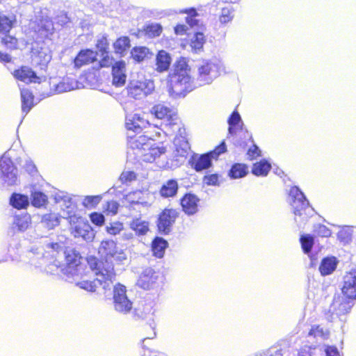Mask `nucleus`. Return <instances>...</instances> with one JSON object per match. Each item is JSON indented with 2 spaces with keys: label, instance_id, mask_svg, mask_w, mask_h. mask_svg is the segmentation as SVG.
Masks as SVG:
<instances>
[{
  "label": "nucleus",
  "instance_id": "obj_48",
  "mask_svg": "<svg viewBox=\"0 0 356 356\" xmlns=\"http://www.w3.org/2000/svg\"><path fill=\"white\" fill-rule=\"evenodd\" d=\"M234 16V9L232 7H225L221 10L219 21L222 24H226L232 21Z\"/></svg>",
  "mask_w": 356,
  "mask_h": 356
},
{
  "label": "nucleus",
  "instance_id": "obj_38",
  "mask_svg": "<svg viewBox=\"0 0 356 356\" xmlns=\"http://www.w3.org/2000/svg\"><path fill=\"white\" fill-rule=\"evenodd\" d=\"M179 190V184L177 179H171L165 182L161 189L160 194L163 197H174Z\"/></svg>",
  "mask_w": 356,
  "mask_h": 356
},
{
  "label": "nucleus",
  "instance_id": "obj_21",
  "mask_svg": "<svg viewBox=\"0 0 356 356\" xmlns=\"http://www.w3.org/2000/svg\"><path fill=\"white\" fill-rule=\"evenodd\" d=\"M145 113H134L126 117V128L128 131L140 133L143 128L149 124L148 120L145 118Z\"/></svg>",
  "mask_w": 356,
  "mask_h": 356
},
{
  "label": "nucleus",
  "instance_id": "obj_43",
  "mask_svg": "<svg viewBox=\"0 0 356 356\" xmlns=\"http://www.w3.org/2000/svg\"><path fill=\"white\" fill-rule=\"evenodd\" d=\"M271 169L270 163L266 159H262L253 164L252 173L257 177H266Z\"/></svg>",
  "mask_w": 356,
  "mask_h": 356
},
{
  "label": "nucleus",
  "instance_id": "obj_4",
  "mask_svg": "<svg viewBox=\"0 0 356 356\" xmlns=\"http://www.w3.org/2000/svg\"><path fill=\"white\" fill-rule=\"evenodd\" d=\"M129 145L133 149H137L143 154L145 156H149L147 159H151L155 160L165 152V148L163 146L157 145L155 140L145 135L137 136L129 135Z\"/></svg>",
  "mask_w": 356,
  "mask_h": 356
},
{
  "label": "nucleus",
  "instance_id": "obj_60",
  "mask_svg": "<svg viewBox=\"0 0 356 356\" xmlns=\"http://www.w3.org/2000/svg\"><path fill=\"white\" fill-rule=\"evenodd\" d=\"M113 261L124 264V261H127V253L125 250L118 248L113 255Z\"/></svg>",
  "mask_w": 356,
  "mask_h": 356
},
{
  "label": "nucleus",
  "instance_id": "obj_22",
  "mask_svg": "<svg viewBox=\"0 0 356 356\" xmlns=\"http://www.w3.org/2000/svg\"><path fill=\"white\" fill-rule=\"evenodd\" d=\"M299 241L302 252L309 257L311 266H313L317 256V253L313 251L316 236L314 234L303 233L300 234Z\"/></svg>",
  "mask_w": 356,
  "mask_h": 356
},
{
  "label": "nucleus",
  "instance_id": "obj_19",
  "mask_svg": "<svg viewBox=\"0 0 356 356\" xmlns=\"http://www.w3.org/2000/svg\"><path fill=\"white\" fill-rule=\"evenodd\" d=\"M97 51L92 49H81L73 60L74 68L79 69L83 65L95 63L97 60Z\"/></svg>",
  "mask_w": 356,
  "mask_h": 356
},
{
  "label": "nucleus",
  "instance_id": "obj_46",
  "mask_svg": "<svg viewBox=\"0 0 356 356\" xmlns=\"http://www.w3.org/2000/svg\"><path fill=\"white\" fill-rule=\"evenodd\" d=\"M162 31L163 27L159 23H150L143 26L145 35L152 38L159 36Z\"/></svg>",
  "mask_w": 356,
  "mask_h": 356
},
{
  "label": "nucleus",
  "instance_id": "obj_45",
  "mask_svg": "<svg viewBox=\"0 0 356 356\" xmlns=\"http://www.w3.org/2000/svg\"><path fill=\"white\" fill-rule=\"evenodd\" d=\"M21 245L18 238L13 237L8 243V254L13 261H19L20 259L19 249Z\"/></svg>",
  "mask_w": 356,
  "mask_h": 356
},
{
  "label": "nucleus",
  "instance_id": "obj_14",
  "mask_svg": "<svg viewBox=\"0 0 356 356\" xmlns=\"http://www.w3.org/2000/svg\"><path fill=\"white\" fill-rule=\"evenodd\" d=\"M179 136H176L174 140V145L175 149L173 152V161L175 165L179 166L184 163L188 152L191 149L190 145L187 139L181 136V131L179 129Z\"/></svg>",
  "mask_w": 356,
  "mask_h": 356
},
{
  "label": "nucleus",
  "instance_id": "obj_25",
  "mask_svg": "<svg viewBox=\"0 0 356 356\" xmlns=\"http://www.w3.org/2000/svg\"><path fill=\"white\" fill-rule=\"evenodd\" d=\"M341 293L356 299V268L352 269L343 276Z\"/></svg>",
  "mask_w": 356,
  "mask_h": 356
},
{
  "label": "nucleus",
  "instance_id": "obj_11",
  "mask_svg": "<svg viewBox=\"0 0 356 356\" xmlns=\"http://www.w3.org/2000/svg\"><path fill=\"white\" fill-rule=\"evenodd\" d=\"M179 211L175 209H164L156 220L158 232L161 235H168L172 230L176 220L179 216Z\"/></svg>",
  "mask_w": 356,
  "mask_h": 356
},
{
  "label": "nucleus",
  "instance_id": "obj_2",
  "mask_svg": "<svg viewBox=\"0 0 356 356\" xmlns=\"http://www.w3.org/2000/svg\"><path fill=\"white\" fill-rule=\"evenodd\" d=\"M286 201L294 215V222L298 230L307 227L309 220L316 213L304 192L298 186H291L287 191Z\"/></svg>",
  "mask_w": 356,
  "mask_h": 356
},
{
  "label": "nucleus",
  "instance_id": "obj_59",
  "mask_svg": "<svg viewBox=\"0 0 356 356\" xmlns=\"http://www.w3.org/2000/svg\"><path fill=\"white\" fill-rule=\"evenodd\" d=\"M102 59L98 62V67L97 69H100L102 67H107L111 65H113V58L109 56V51L107 54H102Z\"/></svg>",
  "mask_w": 356,
  "mask_h": 356
},
{
  "label": "nucleus",
  "instance_id": "obj_13",
  "mask_svg": "<svg viewBox=\"0 0 356 356\" xmlns=\"http://www.w3.org/2000/svg\"><path fill=\"white\" fill-rule=\"evenodd\" d=\"M161 273L152 267H147L142 271L137 281V285L143 289L149 290L155 288L159 279Z\"/></svg>",
  "mask_w": 356,
  "mask_h": 356
},
{
  "label": "nucleus",
  "instance_id": "obj_57",
  "mask_svg": "<svg viewBox=\"0 0 356 356\" xmlns=\"http://www.w3.org/2000/svg\"><path fill=\"white\" fill-rule=\"evenodd\" d=\"M220 175L218 173L205 175L203 178V181L207 186H219L220 185Z\"/></svg>",
  "mask_w": 356,
  "mask_h": 356
},
{
  "label": "nucleus",
  "instance_id": "obj_58",
  "mask_svg": "<svg viewBox=\"0 0 356 356\" xmlns=\"http://www.w3.org/2000/svg\"><path fill=\"white\" fill-rule=\"evenodd\" d=\"M22 167L31 176H35L38 173L37 168L31 160L26 159Z\"/></svg>",
  "mask_w": 356,
  "mask_h": 356
},
{
  "label": "nucleus",
  "instance_id": "obj_8",
  "mask_svg": "<svg viewBox=\"0 0 356 356\" xmlns=\"http://www.w3.org/2000/svg\"><path fill=\"white\" fill-rule=\"evenodd\" d=\"M222 65L217 60H204L197 68V87L211 84L220 74Z\"/></svg>",
  "mask_w": 356,
  "mask_h": 356
},
{
  "label": "nucleus",
  "instance_id": "obj_32",
  "mask_svg": "<svg viewBox=\"0 0 356 356\" xmlns=\"http://www.w3.org/2000/svg\"><path fill=\"white\" fill-rule=\"evenodd\" d=\"M29 200L30 204L36 208L45 207L48 204L47 195L38 189L35 185L31 186Z\"/></svg>",
  "mask_w": 356,
  "mask_h": 356
},
{
  "label": "nucleus",
  "instance_id": "obj_35",
  "mask_svg": "<svg viewBox=\"0 0 356 356\" xmlns=\"http://www.w3.org/2000/svg\"><path fill=\"white\" fill-rule=\"evenodd\" d=\"M129 227L136 236L140 237L145 236L149 231V222L140 217H136L129 222Z\"/></svg>",
  "mask_w": 356,
  "mask_h": 356
},
{
  "label": "nucleus",
  "instance_id": "obj_37",
  "mask_svg": "<svg viewBox=\"0 0 356 356\" xmlns=\"http://www.w3.org/2000/svg\"><path fill=\"white\" fill-rule=\"evenodd\" d=\"M20 95L22 101V111L26 115L33 107L34 96L32 92L25 88H20Z\"/></svg>",
  "mask_w": 356,
  "mask_h": 356
},
{
  "label": "nucleus",
  "instance_id": "obj_64",
  "mask_svg": "<svg viewBox=\"0 0 356 356\" xmlns=\"http://www.w3.org/2000/svg\"><path fill=\"white\" fill-rule=\"evenodd\" d=\"M315 348L312 346H304L299 350L298 356H312Z\"/></svg>",
  "mask_w": 356,
  "mask_h": 356
},
{
  "label": "nucleus",
  "instance_id": "obj_56",
  "mask_svg": "<svg viewBox=\"0 0 356 356\" xmlns=\"http://www.w3.org/2000/svg\"><path fill=\"white\" fill-rule=\"evenodd\" d=\"M90 220L92 224L101 227L105 223V216L102 213L93 212L90 214Z\"/></svg>",
  "mask_w": 356,
  "mask_h": 356
},
{
  "label": "nucleus",
  "instance_id": "obj_62",
  "mask_svg": "<svg viewBox=\"0 0 356 356\" xmlns=\"http://www.w3.org/2000/svg\"><path fill=\"white\" fill-rule=\"evenodd\" d=\"M120 179L122 183H128L135 180L136 179V175L134 171L123 172Z\"/></svg>",
  "mask_w": 356,
  "mask_h": 356
},
{
  "label": "nucleus",
  "instance_id": "obj_26",
  "mask_svg": "<svg viewBox=\"0 0 356 356\" xmlns=\"http://www.w3.org/2000/svg\"><path fill=\"white\" fill-rule=\"evenodd\" d=\"M126 63L123 60L115 61L112 65V83L115 87H121L126 83Z\"/></svg>",
  "mask_w": 356,
  "mask_h": 356
},
{
  "label": "nucleus",
  "instance_id": "obj_16",
  "mask_svg": "<svg viewBox=\"0 0 356 356\" xmlns=\"http://www.w3.org/2000/svg\"><path fill=\"white\" fill-rule=\"evenodd\" d=\"M200 198L191 192L186 193L179 200L181 211L188 216L195 215L199 211Z\"/></svg>",
  "mask_w": 356,
  "mask_h": 356
},
{
  "label": "nucleus",
  "instance_id": "obj_5",
  "mask_svg": "<svg viewBox=\"0 0 356 356\" xmlns=\"http://www.w3.org/2000/svg\"><path fill=\"white\" fill-rule=\"evenodd\" d=\"M227 151L225 140L220 142L213 150L204 154L193 153L188 159V165L197 172L209 170L213 166V161Z\"/></svg>",
  "mask_w": 356,
  "mask_h": 356
},
{
  "label": "nucleus",
  "instance_id": "obj_40",
  "mask_svg": "<svg viewBox=\"0 0 356 356\" xmlns=\"http://www.w3.org/2000/svg\"><path fill=\"white\" fill-rule=\"evenodd\" d=\"M155 310L151 305H145L143 308H136L133 312V318L136 320H147L148 321H154V314Z\"/></svg>",
  "mask_w": 356,
  "mask_h": 356
},
{
  "label": "nucleus",
  "instance_id": "obj_17",
  "mask_svg": "<svg viewBox=\"0 0 356 356\" xmlns=\"http://www.w3.org/2000/svg\"><path fill=\"white\" fill-rule=\"evenodd\" d=\"M118 248L116 243L113 240L102 241L98 249V253L101 257V260L98 259L99 262L104 265L111 264L114 267L113 257Z\"/></svg>",
  "mask_w": 356,
  "mask_h": 356
},
{
  "label": "nucleus",
  "instance_id": "obj_41",
  "mask_svg": "<svg viewBox=\"0 0 356 356\" xmlns=\"http://www.w3.org/2000/svg\"><path fill=\"white\" fill-rule=\"evenodd\" d=\"M248 174V167L245 163H233L227 173L231 179H237L245 177Z\"/></svg>",
  "mask_w": 356,
  "mask_h": 356
},
{
  "label": "nucleus",
  "instance_id": "obj_53",
  "mask_svg": "<svg viewBox=\"0 0 356 356\" xmlns=\"http://www.w3.org/2000/svg\"><path fill=\"white\" fill-rule=\"evenodd\" d=\"M314 234L321 237H329L332 234V231L323 224H314L313 225Z\"/></svg>",
  "mask_w": 356,
  "mask_h": 356
},
{
  "label": "nucleus",
  "instance_id": "obj_23",
  "mask_svg": "<svg viewBox=\"0 0 356 356\" xmlns=\"http://www.w3.org/2000/svg\"><path fill=\"white\" fill-rule=\"evenodd\" d=\"M228 124V137L232 138L234 142L236 139V135L238 131H243V122L241 117V115L235 109L229 116L227 119Z\"/></svg>",
  "mask_w": 356,
  "mask_h": 356
},
{
  "label": "nucleus",
  "instance_id": "obj_15",
  "mask_svg": "<svg viewBox=\"0 0 356 356\" xmlns=\"http://www.w3.org/2000/svg\"><path fill=\"white\" fill-rule=\"evenodd\" d=\"M66 266L61 268L63 274L66 275L68 277H73L79 275L77 267L81 264V257L79 252L74 249L66 250L64 253Z\"/></svg>",
  "mask_w": 356,
  "mask_h": 356
},
{
  "label": "nucleus",
  "instance_id": "obj_39",
  "mask_svg": "<svg viewBox=\"0 0 356 356\" xmlns=\"http://www.w3.org/2000/svg\"><path fill=\"white\" fill-rule=\"evenodd\" d=\"M0 46L10 51L17 50L19 49V40L10 33L0 34Z\"/></svg>",
  "mask_w": 356,
  "mask_h": 356
},
{
  "label": "nucleus",
  "instance_id": "obj_42",
  "mask_svg": "<svg viewBox=\"0 0 356 356\" xmlns=\"http://www.w3.org/2000/svg\"><path fill=\"white\" fill-rule=\"evenodd\" d=\"M113 47L116 54L120 57L124 56L127 51L131 47V40L129 36H121L113 42Z\"/></svg>",
  "mask_w": 356,
  "mask_h": 356
},
{
  "label": "nucleus",
  "instance_id": "obj_10",
  "mask_svg": "<svg viewBox=\"0 0 356 356\" xmlns=\"http://www.w3.org/2000/svg\"><path fill=\"white\" fill-rule=\"evenodd\" d=\"M19 184L18 170L12 159L3 155L0 159V184L4 187Z\"/></svg>",
  "mask_w": 356,
  "mask_h": 356
},
{
  "label": "nucleus",
  "instance_id": "obj_1",
  "mask_svg": "<svg viewBox=\"0 0 356 356\" xmlns=\"http://www.w3.org/2000/svg\"><path fill=\"white\" fill-rule=\"evenodd\" d=\"M190 67L185 58H180L174 65L173 70L168 74V88L170 96L184 98L186 95L197 88L189 74Z\"/></svg>",
  "mask_w": 356,
  "mask_h": 356
},
{
  "label": "nucleus",
  "instance_id": "obj_33",
  "mask_svg": "<svg viewBox=\"0 0 356 356\" xmlns=\"http://www.w3.org/2000/svg\"><path fill=\"white\" fill-rule=\"evenodd\" d=\"M153 56V52L145 46H135L130 51V57L136 63H140L145 60L151 59Z\"/></svg>",
  "mask_w": 356,
  "mask_h": 356
},
{
  "label": "nucleus",
  "instance_id": "obj_18",
  "mask_svg": "<svg viewBox=\"0 0 356 356\" xmlns=\"http://www.w3.org/2000/svg\"><path fill=\"white\" fill-rule=\"evenodd\" d=\"M244 138L240 140H236L234 142V144L236 147H240L243 149H245L248 144V142L250 141L252 145L250 146L247 152V154L250 160H254L257 157L261 156V151L260 148L254 143L252 134L249 133L248 130L243 132Z\"/></svg>",
  "mask_w": 356,
  "mask_h": 356
},
{
  "label": "nucleus",
  "instance_id": "obj_49",
  "mask_svg": "<svg viewBox=\"0 0 356 356\" xmlns=\"http://www.w3.org/2000/svg\"><path fill=\"white\" fill-rule=\"evenodd\" d=\"M102 197L100 195H86L83 200V205L87 209H94L102 200Z\"/></svg>",
  "mask_w": 356,
  "mask_h": 356
},
{
  "label": "nucleus",
  "instance_id": "obj_29",
  "mask_svg": "<svg viewBox=\"0 0 356 356\" xmlns=\"http://www.w3.org/2000/svg\"><path fill=\"white\" fill-rule=\"evenodd\" d=\"M150 113L157 119H165L169 122L172 120L174 115H176L174 109L162 103L154 105L150 108Z\"/></svg>",
  "mask_w": 356,
  "mask_h": 356
},
{
  "label": "nucleus",
  "instance_id": "obj_44",
  "mask_svg": "<svg viewBox=\"0 0 356 356\" xmlns=\"http://www.w3.org/2000/svg\"><path fill=\"white\" fill-rule=\"evenodd\" d=\"M60 220V217L58 213H46L42 216L40 224L42 227L51 230L59 225Z\"/></svg>",
  "mask_w": 356,
  "mask_h": 356
},
{
  "label": "nucleus",
  "instance_id": "obj_31",
  "mask_svg": "<svg viewBox=\"0 0 356 356\" xmlns=\"http://www.w3.org/2000/svg\"><path fill=\"white\" fill-rule=\"evenodd\" d=\"M172 63V58L170 53L165 50H159L155 57V70L163 73L168 71Z\"/></svg>",
  "mask_w": 356,
  "mask_h": 356
},
{
  "label": "nucleus",
  "instance_id": "obj_54",
  "mask_svg": "<svg viewBox=\"0 0 356 356\" xmlns=\"http://www.w3.org/2000/svg\"><path fill=\"white\" fill-rule=\"evenodd\" d=\"M109 43L107 39V35L104 34L97 40L96 47L101 52V54L108 52Z\"/></svg>",
  "mask_w": 356,
  "mask_h": 356
},
{
  "label": "nucleus",
  "instance_id": "obj_28",
  "mask_svg": "<svg viewBox=\"0 0 356 356\" xmlns=\"http://www.w3.org/2000/svg\"><path fill=\"white\" fill-rule=\"evenodd\" d=\"M17 24V16L13 13L0 12V34L10 33Z\"/></svg>",
  "mask_w": 356,
  "mask_h": 356
},
{
  "label": "nucleus",
  "instance_id": "obj_9",
  "mask_svg": "<svg viewBox=\"0 0 356 356\" xmlns=\"http://www.w3.org/2000/svg\"><path fill=\"white\" fill-rule=\"evenodd\" d=\"M51 197H53L56 204H60L65 215L63 218L68 219L71 225H74L75 226L79 222L86 220L81 216L75 214L74 209L76 206L72 200V196L69 193L58 191L56 192L55 194L51 195Z\"/></svg>",
  "mask_w": 356,
  "mask_h": 356
},
{
  "label": "nucleus",
  "instance_id": "obj_61",
  "mask_svg": "<svg viewBox=\"0 0 356 356\" xmlns=\"http://www.w3.org/2000/svg\"><path fill=\"white\" fill-rule=\"evenodd\" d=\"M47 248L51 249L54 252H56L57 253L63 252L65 253V245L63 243H58V242H50L47 243L46 245Z\"/></svg>",
  "mask_w": 356,
  "mask_h": 356
},
{
  "label": "nucleus",
  "instance_id": "obj_52",
  "mask_svg": "<svg viewBox=\"0 0 356 356\" xmlns=\"http://www.w3.org/2000/svg\"><path fill=\"white\" fill-rule=\"evenodd\" d=\"M124 229L123 223L119 221L110 222L106 225V231L108 234L115 236L120 234V232Z\"/></svg>",
  "mask_w": 356,
  "mask_h": 356
},
{
  "label": "nucleus",
  "instance_id": "obj_30",
  "mask_svg": "<svg viewBox=\"0 0 356 356\" xmlns=\"http://www.w3.org/2000/svg\"><path fill=\"white\" fill-rule=\"evenodd\" d=\"M339 263V259L334 256L330 255L323 257L318 267L321 275L327 276L332 274L337 269Z\"/></svg>",
  "mask_w": 356,
  "mask_h": 356
},
{
  "label": "nucleus",
  "instance_id": "obj_27",
  "mask_svg": "<svg viewBox=\"0 0 356 356\" xmlns=\"http://www.w3.org/2000/svg\"><path fill=\"white\" fill-rule=\"evenodd\" d=\"M72 232L74 237H81L86 242L92 241L95 236V233L88 220L76 225L73 228Z\"/></svg>",
  "mask_w": 356,
  "mask_h": 356
},
{
  "label": "nucleus",
  "instance_id": "obj_55",
  "mask_svg": "<svg viewBox=\"0 0 356 356\" xmlns=\"http://www.w3.org/2000/svg\"><path fill=\"white\" fill-rule=\"evenodd\" d=\"M337 239L344 243H348L352 240V233L348 229L343 228L337 233Z\"/></svg>",
  "mask_w": 356,
  "mask_h": 356
},
{
  "label": "nucleus",
  "instance_id": "obj_12",
  "mask_svg": "<svg viewBox=\"0 0 356 356\" xmlns=\"http://www.w3.org/2000/svg\"><path fill=\"white\" fill-rule=\"evenodd\" d=\"M154 83L151 79L131 81L127 87L128 95L135 99H141L152 93Z\"/></svg>",
  "mask_w": 356,
  "mask_h": 356
},
{
  "label": "nucleus",
  "instance_id": "obj_34",
  "mask_svg": "<svg viewBox=\"0 0 356 356\" xmlns=\"http://www.w3.org/2000/svg\"><path fill=\"white\" fill-rule=\"evenodd\" d=\"M9 204L17 210H25L30 204L29 197L26 194L14 192L9 197Z\"/></svg>",
  "mask_w": 356,
  "mask_h": 356
},
{
  "label": "nucleus",
  "instance_id": "obj_6",
  "mask_svg": "<svg viewBox=\"0 0 356 356\" xmlns=\"http://www.w3.org/2000/svg\"><path fill=\"white\" fill-rule=\"evenodd\" d=\"M356 299L346 296L344 293H337L330 306L327 318L332 321L339 318L341 321H346V315L348 314L355 304Z\"/></svg>",
  "mask_w": 356,
  "mask_h": 356
},
{
  "label": "nucleus",
  "instance_id": "obj_50",
  "mask_svg": "<svg viewBox=\"0 0 356 356\" xmlns=\"http://www.w3.org/2000/svg\"><path fill=\"white\" fill-rule=\"evenodd\" d=\"M287 352L286 348L277 345L272 346L264 351L261 356H284Z\"/></svg>",
  "mask_w": 356,
  "mask_h": 356
},
{
  "label": "nucleus",
  "instance_id": "obj_7",
  "mask_svg": "<svg viewBox=\"0 0 356 356\" xmlns=\"http://www.w3.org/2000/svg\"><path fill=\"white\" fill-rule=\"evenodd\" d=\"M126 286L118 283L113 284L110 291L106 293V297L113 299L114 309L123 314L129 313L133 308V302L128 298Z\"/></svg>",
  "mask_w": 356,
  "mask_h": 356
},
{
  "label": "nucleus",
  "instance_id": "obj_47",
  "mask_svg": "<svg viewBox=\"0 0 356 356\" xmlns=\"http://www.w3.org/2000/svg\"><path fill=\"white\" fill-rule=\"evenodd\" d=\"M205 42L206 40L204 33L197 31L194 33L191 40V47L195 52H197L203 49Z\"/></svg>",
  "mask_w": 356,
  "mask_h": 356
},
{
  "label": "nucleus",
  "instance_id": "obj_3",
  "mask_svg": "<svg viewBox=\"0 0 356 356\" xmlns=\"http://www.w3.org/2000/svg\"><path fill=\"white\" fill-rule=\"evenodd\" d=\"M88 263L97 276V278L92 281L84 280L77 283L81 289L90 292H95L99 286H102L104 291L105 296L106 293L110 291L113 286V280L115 278V273L113 266L111 264L104 265L99 263L95 257H90L88 259Z\"/></svg>",
  "mask_w": 356,
  "mask_h": 356
},
{
  "label": "nucleus",
  "instance_id": "obj_20",
  "mask_svg": "<svg viewBox=\"0 0 356 356\" xmlns=\"http://www.w3.org/2000/svg\"><path fill=\"white\" fill-rule=\"evenodd\" d=\"M14 78L26 84L31 83H40V78L36 72L29 66L22 65L15 69L13 72Z\"/></svg>",
  "mask_w": 356,
  "mask_h": 356
},
{
  "label": "nucleus",
  "instance_id": "obj_36",
  "mask_svg": "<svg viewBox=\"0 0 356 356\" xmlns=\"http://www.w3.org/2000/svg\"><path fill=\"white\" fill-rule=\"evenodd\" d=\"M168 245V241L164 238L155 236L151 243V250L153 256L159 259L163 258Z\"/></svg>",
  "mask_w": 356,
  "mask_h": 356
},
{
  "label": "nucleus",
  "instance_id": "obj_51",
  "mask_svg": "<svg viewBox=\"0 0 356 356\" xmlns=\"http://www.w3.org/2000/svg\"><path fill=\"white\" fill-rule=\"evenodd\" d=\"M308 337H314L315 339H321L322 340L327 337V333L323 330L320 325H312L309 333Z\"/></svg>",
  "mask_w": 356,
  "mask_h": 356
},
{
  "label": "nucleus",
  "instance_id": "obj_63",
  "mask_svg": "<svg viewBox=\"0 0 356 356\" xmlns=\"http://www.w3.org/2000/svg\"><path fill=\"white\" fill-rule=\"evenodd\" d=\"M56 22L64 26L70 22V19L68 17L67 14L65 12H61L56 18Z\"/></svg>",
  "mask_w": 356,
  "mask_h": 356
},
{
  "label": "nucleus",
  "instance_id": "obj_24",
  "mask_svg": "<svg viewBox=\"0 0 356 356\" xmlns=\"http://www.w3.org/2000/svg\"><path fill=\"white\" fill-rule=\"evenodd\" d=\"M31 222V216L26 211H21L15 213L13 216L10 231L15 232H23L26 230Z\"/></svg>",
  "mask_w": 356,
  "mask_h": 356
}]
</instances>
